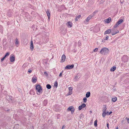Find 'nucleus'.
<instances>
[{
  "label": "nucleus",
  "mask_w": 129,
  "mask_h": 129,
  "mask_svg": "<svg viewBox=\"0 0 129 129\" xmlns=\"http://www.w3.org/2000/svg\"><path fill=\"white\" fill-rule=\"evenodd\" d=\"M15 44L16 45H18L19 44L18 39L17 38H16L15 40Z\"/></svg>",
  "instance_id": "5701e85b"
},
{
  "label": "nucleus",
  "mask_w": 129,
  "mask_h": 129,
  "mask_svg": "<svg viewBox=\"0 0 129 129\" xmlns=\"http://www.w3.org/2000/svg\"><path fill=\"white\" fill-rule=\"evenodd\" d=\"M30 49L32 51L34 49V47L33 45V41H31L30 42Z\"/></svg>",
  "instance_id": "1a4fd4ad"
},
{
  "label": "nucleus",
  "mask_w": 129,
  "mask_h": 129,
  "mask_svg": "<svg viewBox=\"0 0 129 129\" xmlns=\"http://www.w3.org/2000/svg\"><path fill=\"white\" fill-rule=\"evenodd\" d=\"M65 126L64 125H63L62 127V129H63L64 128H65Z\"/></svg>",
  "instance_id": "a19ab883"
},
{
  "label": "nucleus",
  "mask_w": 129,
  "mask_h": 129,
  "mask_svg": "<svg viewBox=\"0 0 129 129\" xmlns=\"http://www.w3.org/2000/svg\"><path fill=\"white\" fill-rule=\"evenodd\" d=\"M112 113V111H111L110 112H108V115H110V114L111 113Z\"/></svg>",
  "instance_id": "72a5a7b5"
},
{
  "label": "nucleus",
  "mask_w": 129,
  "mask_h": 129,
  "mask_svg": "<svg viewBox=\"0 0 129 129\" xmlns=\"http://www.w3.org/2000/svg\"><path fill=\"white\" fill-rule=\"evenodd\" d=\"M83 102L84 103H86L87 100V99L85 97L83 99Z\"/></svg>",
  "instance_id": "393cba45"
},
{
  "label": "nucleus",
  "mask_w": 129,
  "mask_h": 129,
  "mask_svg": "<svg viewBox=\"0 0 129 129\" xmlns=\"http://www.w3.org/2000/svg\"><path fill=\"white\" fill-rule=\"evenodd\" d=\"M62 73H60V74L59 75V76L60 77H61L62 76Z\"/></svg>",
  "instance_id": "4c0bfd02"
},
{
  "label": "nucleus",
  "mask_w": 129,
  "mask_h": 129,
  "mask_svg": "<svg viewBox=\"0 0 129 129\" xmlns=\"http://www.w3.org/2000/svg\"><path fill=\"white\" fill-rule=\"evenodd\" d=\"M91 17L90 16H88L86 18V19L84 21L85 22H88L89 20L91 19Z\"/></svg>",
  "instance_id": "ddd939ff"
},
{
  "label": "nucleus",
  "mask_w": 129,
  "mask_h": 129,
  "mask_svg": "<svg viewBox=\"0 0 129 129\" xmlns=\"http://www.w3.org/2000/svg\"><path fill=\"white\" fill-rule=\"evenodd\" d=\"M36 89L38 92L37 94L40 95L42 92V88L41 86L39 84H37L36 86Z\"/></svg>",
  "instance_id": "f03ea898"
},
{
  "label": "nucleus",
  "mask_w": 129,
  "mask_h": 129,
  "mask_svg": "<svg viewBox=\"0 0 129 129\" xmlns=\"http://www.w3.org/2000/svg\"><path fill=\"white\" fill-rule=\"evenodd\" d=\"M109 125L108 124V123L107 124V127L109 128Z\"/></svg>",
  "instance_id": "37998d69"
},
{
  "label": "nucleus",
  "mask_w": 129,
  "mask_h": 129,
  "mask_svg": "<svg viewBox=\"0 0 129 129\" xmlns=\"http://www.w3.org/2000/svg\"><path fill=\"white\" fill-rule=\"evenodd\" d=\"M66 25L69 27H71L72 26L73 23L71 22H68L66 23Z\"/></svg>",
  "instance_id": "0eeeda50"
},
{
  "label": "nucleus",
  "mask_w": 129,
  "mask_h": 129,
  "mask_svg": "<svg viewBox=\"0 0 129 129\" xmlns=\"http://www.w3.org/2000/svg\"><path fill=\"white\" fill-rule=\"evenodd\" d=\"M86 105L84 104H83L79 106L78 107V110H80L83 108L85 107H86Z\"/></svg>",
  "instance_id": "6e6552de"
},
{
  "label": "nucleus",
  "mask_w": 129,
  "mask_h": 129,
  "mask_svg": "<svg viewBox=\"0 0 129 129\" xmlns=\"http://www.w3.org/2000/svg\"><path fill=\"white\" fill-rule=\"evenodd\" d=\"M112 101H113V98H112Z\"/></svg>",
  "instance_id": "49530a36"
},
{
  "label": "nucleus",
  "mask_w": 129,
  "mask_h": 129,
  "mask_svg": "<svg viewBox=\"0 0 129 129\" xmlns=\"http://www.w3.org/2000/svg\"><path fill=\"white\" fill-rule=\"evenodd\" d=\"M90 92H88L86 93V98H89L90 95Z\"/></svg>",
  "instance_id": "f3484780"
},
{
  "label": "nucleus",
  "mask_w": 129,
  "mask_h": 129,
  "mask_svg": "<svg viewBox=\"0 0 129 129\" xmlns=\"http://www.w3.org/2000/svg\"><path fill=\"white\" fill-rule=\"evenodd\" d=\"M127 121L129 123V118L127 119Z\"/></svg>",
  "instance_id": "79ce46f5"
},
{
  "label": "nucleus",
  "mask_w": 129,
  "mask_h": 129,
  "mask_svg": "<svg viewBox=\"0 0 129 129\" xmlns=\"http://www.w3.org/2000/svg\"><path fill=\"white\" fill-rule=\"evenodd\" d=\"M117 100V98L116 97L113 98V102H115Z\"/></svg>",
  "instance_id": "c756f323"
},
{
  "label": "nucleus",
  "mask_w": 129,
  "mask_h": 129,
  "mask_svg": "<svg viewBox=\"0 0 129 129\" xmlns=\"http://www.w3.org/2000/svg\"><path fill=\"white\" fill-rule=\"evenodd\" d=\"M109 36H106L105 38V39H104L105 40H107L109 38Z\"/></svg>",
  "instance_id": "bb28decb"
},
{
  "label": "nucleus",
  "mask_w": 129,
  "mask_h": 129,
  "mask_svg": "<svg viewBox=\"0 0 129 129\" xmlns=\"http://www.w3.org/2000/svg\"><path fill=\"white\" fill-rule=\"evenodd\" d=\"M98 50V49L97 48H96L94 50H93V51L94 52H97Z\"/></svg>",
  "instance_id": "a878e982"
},
{
  "label": "nucleus",
  "mask_w": 129,
  "mask_h": 129,
  "mask_svg": "<svg viewBox=\"0 0 129 129\" xmlns=\"http://www.w3.org/2000/svg\"><path fill=\"white\" fill-rule=\"evenodd\" d=\"M102 42L103 43H104L105 42V40L104 39L103 40H102Z\"/></svg>",
  "instance_id": "f704fd0d"
},
{
  "label": "nucleus",
  "mask_w": 129,
  "mask_h": 129,
  "mask_svg": "<svg viewBox=\"0 0 129 129\" xmlns=\"http://www.w3.org/2000/svg\"><path fill=\"white\" fill-rule=\"evenodd\" d=\"M97 120H96L94 122V125L95 126H97Z\"/></svg>",
  "instance_id": "b1692460"
},
{
  "label": "nucleus",
  "mask_w": 129,
  "mask_h": 129,
  "mask_svg": "<svg viewBox=\"0 0 129 129\" xmlns=\"http://www.w3.org/2000/svg\"><path fill=\"white\" fill-rule=\"evenodd\" d=\"M123 21L122 19H121L119 20L117 23L119 25L121 23H122L123 22Z\"/></svg>",
  "instance_id": "412c9836"
},
{
  "label": "nucleus",
  "mask_w": 129,
  "mask_h": 129,
  "mask_svg": "<svg viewBox=\"0 0 129 129\" xmlns=\"http://www.w3.org/2000/svg\"><path fill=\"white\" fill-rule=\"evenodd\" d=\"M37 78L36 77L34 78L33 77L32 79V81L33 83H36L37 81Z\"/></svg>",
  "instance_id": "dca6fc26"
},
{
  "label": "nucleus",
  "mask_w": 129,
  "mask_h": 129,
  "mask_svg": "<svg viewBox=\"0 0 129 129\" xmlns=\"http://www.w3.org/2000/svg\"><path fill=\"white\" fill-rule=\"evenodd\" d=\"M106 115H108V111H106L103 112V113L102 114L103 116L104 117H105V116Z\"/></svg>",
  "instance_id": "4468645a"
},
{
  "label": "nucleus",
  "mask_w": 129,
  "mask_h": 129,
  "mask_svg": "<svg viewBox=\"0 0 129 129\" xmlns=\"http://www.w3.org/2000/svg\"><path fill=\"white\" fill-rule=\"evenodd\" d=\"M119 25V24L118 23H117L114 26V28H116Z\"/></svg>",
  "instance_id": "cd10ccee"
},
{
  "label": "nucleus",
  "mask_w": 129,
  "mask_h": 129,
  "mask_svg": "<svg viewBox=\"0 0 129 129\" xmlns=\"http://www.w3.org/2000/svg\"><path fill=\"white\" fill-rule=\"evenodd\" d=\"M111 32V30L110 29H108L107 30L105 31L104 33V34L105 35L107 34H109Z\"/></svg>",
  "instance_id": "9b49d317"
},
{
  "label": "nucleus",
  "mask_w": 129,
  "mask_h": 129,
  "mask_svg": "<svg viewBox=\"0 0 129 129\" xmlns=\"http://www.w3.org/2000/svg\"><path fill=\"white\" fill-rule=\"evenodd\" d=\"M9 54H10V53L9 52H7L6 55H5V57H6L7 56H8L9 55Z\"/></svg>",
  "instance_id": "c85d7f7f"
},
{
  "label": "nucleus",
  "mask_w": 129,
  "mask_h": 129,
  "mask_svg": "<svg viewBox=\"0 0 129 129\" xmlns=\"http://www.w3.org/2000/svg\"><path fill=\"white\" fill-rule=\"evenodd\" d=\"M110 70L111 71H113V67L111 68V69H110Z\"/></svg>",
  "instance_id": "58836bf2"
},
{
  "label": "nucleus",
  "mask_w": 129,
  "mask_h": 129,
  "mask_svg": "<svg viewBox=\"0 0 129 129\" xmlns=\"http://www.w3.org/2000/svg\"><path fill=\"white\" fill-rule=\"evenodd\" d=\"M73 87H69V91L67 94V95H69L72 94L73 93Z\"/></svg>",
  "instance_id": "20e7f679"
},
{
  "label": "nucleus",
  "mask_w": 129,
  "mask_h": 129,
  "mask_svg": "<svg viewBox=\"0 0 129 129\" xmlns=\"http://www.w3.org/2000/svg\"><path fill=\"white\" fill-rule=\"evenodd\" d=\"M46 13L48 16V19L49 20L50 16V12L48 10L46 12Z\"/></svg>",
  "instance_id": "2eb2a0df"
},
{
  "label": "nucleus",
  "mask_w": 129,
  "mask_h": 129,
  "mask_svg": "<svg viewBox=\"0 0 129 129\" xmlns=\"http://www.w3.org/2000/svg\"><path fill=\"white\" fill-rule=\"evenodd\" d=\"M116 67H113V71L115 70L116 69Z\"/></svg>",
  "instance_id": "ea45409f"
},
{
  "label": "nucleus",
  "mask_w": 129,
  "mask_h": 129,
  "mask_svg": "<svg viewBox=\"0 0 129 129\" xmlns=\"http://www.w3.org/2000/svg\"><path fill=\"white\" fill-rule=\"evenodd\" d=\"M47 88L49 89H50L51 88V86L49 84H47L46 86Z\"/></svg>",
  "instance_id": "4be33fe9"
},
{
  "label": "nucleus",
  "mask_w": 129,
  "mask_h": 129,
  "mask_svg": "<svg viewBox=\"0 0 129 129\" xmlns=\"http://www.w3.org/2000/svg\"><path fill=\"white\" fill-rule=\"evenodd\" d=\"M114 31V30H113V35H115L119 32V31L118 30H116V31Z\"/></svg>",
  "instance_id": "6ab92c4d"
},
{
  "label": "nucleus",
  "mask_w": 129,
  "mask_h": 129,
  "mask_svg": "<svg viewBox=\"0 0 129 129\" xmlns=\"http://www.w3.org/2000/svg\"><path fill=\"white\" fill-rule=\"evenodd\" d=\"M58 85V84L57 82L56 81L55 82V83L54 84V86L57 87Z\"/></svg>",
  "instance_id": "7c9ffc66"
},
{
  "label": "nucleus",
  "mask_w": 129,
  "mask_h": 129,
  "mask_svg": "<svg viewBox=\"0 0 129 129\" xmlns=\"http://www.w3.org/2000/svg\"><path fill=\"white\" fill-rule=\"evenodd\" d=\"M90 113H92V111H90Z\"/></svg>",
  "instance_id": "a18cd8bd"
},
{
  "label": "nucleus",
  "mask_w": 129,
  "mask_h": 129,
  "mask_svg": "<svg viewBox=\"0 0 129 129\" xmlns=\"http://www.w3.org/2000/svg\"><path fill=\"white\" fill-rule=\"evenodd\" d=\"M109 52L108 49L106 47L103 48L100 51V53L101 54L105 55L108 53Z\"/></svg>",
  "instance_id": "f257e3e1"
},
{
  "label": "nucleus",
  "mask_w": 129,
  "mask_h": 129,
  "mask_svg": "<svg viewBox=\"0 0 129 129\" xmlns=\"http://www.w3.org/2000/svg\"><path fill=\"white\" fill-rule=\"evenodd\" d=\"M7 0L9 1H11V0Z\"/></svg>",
  "instance_id": "de8ad7c7"
},
{
  "label": "nucleus",
  "mask_w": 129,
  "mask_h": 129,
  "mask_svg": "<svg viewBox=\"0 0 129 129\" xmlns=\"http://www.w3.org/2000/svg\"><path fill=\"white\" fill-rule=\"evenodd\" d=\"M81 16L80 15H79L77 16H76V18L75 19V20L76 21H78L79 19L80 18Z\"/></svg>",
  "instance_id": "a211bd4d"
},
{
  "label": "nucleus",
  "mask_w": 129,
  "mask_h": 129,
  "mask_svg": "<svg viewBox=\"0 0 129 129\" xmlns=\"http://www.w3.org/2000/svg\"><path fill=\"white\" fill-rule=\"evenodd\" d=\"M28 72L29 73H31L32 72V71L31 70H28Z\"/></svg>",
  "instance_id": "e433bc0d"
},
{
  "label": "nucleus",
  "mask_w": 129,
  "mask_h": 129,
  "mask_svg": "<svg viewBox=\"0 0 129 129\" xmlns=\"http://www.w3.org/2000/svg\"><path fill=\"white\" fill-rule=\"evenodd\" d=\"M6 57H5V56L4 57H3L2 59L1 60V61H3V60Z\"/></svg>",
  "instance_id": "473e14b6"
},
{
  "label": "nucleus",
  "mask_w": 129,
  "mask_h": 129,
  "mask_svg": "<svg viewBox=\"0 0 129 129\" xmlns=\"http://www.w3.org/2000/svg\"><path fill=\"white\" fill-rule=\"evenodd\" d=\"M79 78V76H78V75H76V76H75L74 78V79L75 80H77Z\"/></svg>",
  "instance_id": "aec40b11"
},
{
  "label": "nucleus",
  "mask_w": 129,
  "mask_h": 129,
  "mask_svg": "<svg viewBox=\"0 0 129 129\" xmlns=\"http://www.w3.org/2000/svg\"><path fill=\"white\" fill-rule=\"evenodd\" d=\"M74 66V64H72L71 65H68L64 68L67 69H71L73 68Z\"/></svg>",
  "instance_id": "39448f33"
},
{
  "label": "nucleus",
  "mask_w": 129,
  "mask_h": 129,
  "mask_svg": "<svg viewBox=\"0 0 129 129\" xmlns=\"http://www.w3.org/2000/svg\"><path fill=\"white\" fill-rule=\"evenodd\" d=\"M106 107H104V109H103V112L106 111Z\"/></svg>",
  "instance_id": "2f4dec72"
},
{
  "label": "nucleus",
  "mask_w": 129,
  "mask_h": 129,
  "mask_svg": "<svg viewBox=\"0 0 129 129\" xmlns=\"http://www.w3.org/2000/svg\"><path fill=\"white\" fill-rule=\"evenodd\" d=\"M111 18L109 17L107 19H105L104 20V22L105 23H109L111 21Z\"/></svg>",
  "instance_id": "423d86ee"
},
{
  "label": "nucleus",
  "mask_w": 129,
  "mask_h": 129,
  "mask_svg": "<svg viewBox=\"0 0 129 129\" xmlns=\"http://www.w3.org/2000/svg\"><path fill=\"white\" fill-rule=\"evenodd\" d=\"M66 58V56L64 54L61 57V62H64Z\"/></svg>",
  "instance_id": "9d476101"
},
{
  "label": "nucleus",
  "mask_w": 129,
  "mask_h": 129,
  "mask_svg": "<svg viewBox=\"0 0 129 129\" xmlns=\"http://www.w3.org/2000/svg\"><path fill=\"white\" fill-rule=\"evenodd\" d=\"M44 73L46 76H47L48 75V74L46 72H45Z\"/></svg>",
  "instance_id": "c9c22d12"
},
{
  "label": "nucleus",
  "mask_w": 129,
  "mask_h": 129,
  "mask_svg": "<svg viewBox=\"0 0 129 129\" xmlns=\"http://www.w3.org/2000/svg\"><path fill=\"white\" fill-rule=\"evenodd\" d=\"M10 61L11 62L14 61H15V57L13 55V56H11L10 57Z\"/></svg>",
  "instance_id": "f8f14e48"
},
{
  "label": "nucleus",
  "mask_w": 129,
  "mask_h": 129,
  "mask_svg": "<svg viewBox=\"0 0 129 129\" xmlns=\"http://www.w3.org/2000/svg\"><path fill=\"white\" fill-rule=\"evenodd\" d=\"M116 129H118V127H117L116 128Z\"/></svg>",
  "instance_id": "c03bdc74"
},
{
  "label": "nucleus",
  "mask_w": 129,
  "mask_h": 129,
  "mask_svg": "<svg viewBox=\"0 0 129 129\" xmlns=\"http://www.w3.org/2000/svg\"><path fill=\"white\" fill-rule=\"evenodd\" d=\"M75 108L73 106H69L67 109V111H71V114H73L75 111Z\"/></svg>",
  "instance_id": "7ed1b4c3"
}]
</instances>
